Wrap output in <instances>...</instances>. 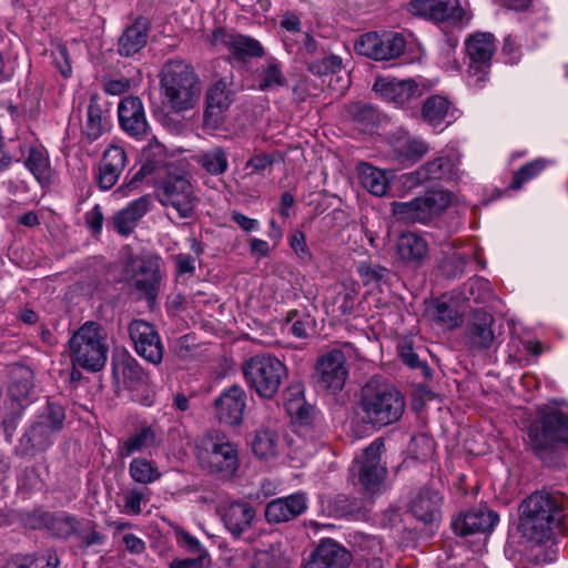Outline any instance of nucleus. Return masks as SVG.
I'll use <instances>...</instances> for the list:
<instances>
[{"label": "nucleus", "mask_w": 568, "mask_h": 568, "mask_svg": "<svg viewBox=\"0 0 568 568\" xmlns=\"http://www.w3.org/2000/svg\"><path fill=\"white\" fill-rule=\"evenodd\" d=\"M150 23L143 17L125 29L118 42V51L122 57H131L143 49L148 42Z\"/></svg>", "instance_id": "7c9ffc66"}, {"label": "nucleus", "mask_w": 568, "mask_h": 568, "mask_svg": "<svg viewBox=\"0 0 568 568\" xmlns=\"http://www.w3.org/2000/svg\"><path fill=\"white\" fill-rule=\"evenodd\" d=\"M123 277L141 297L150 302L156 298L162 281L158 261L132 256L123 268Z\"/></svg>", "instance_id": "9b49d317"}, {"label": "nucleus", "mask_w": 568, "mask_h": 568, "mask_svg": "<svg viewBox=\"0 0 568 568\" xmlns=\"http://www.w3.org/2000/svg\"><path fill=\"white\" fill-rule=\"evenodd\" d=\"M450 200L447 191L432 190L409 202H393L392 213L397 221L404 223H425L444 212Z\"/></svg>", "instance_id": "9d476101"}, {"label": "nucleus", "mask_w": 568, "mask_h": 568, "mask_svg": "<svg viewBox=\"0 0 568 568\" xmlns=\"http://www.w3.org/2000/svg\"><path fill=\"white\" fill-rule=\"evenodd\" d=\"M116 369H121L123 382L128 388H139L148 383V375L133 357H124Z\"/></svg>", "instance_id": "49530a36"}, {"label": "nucleus", "mask_w": 568, "mask_h": 568, "mask_svg": "<svg viewBox=\"0 0 568 568\" xmlns=\"http://www.w3.org/2000/svg\"><path fill=\"white\" fill-rule=\"evenodd\" d=\"M564 497L539 491L527 497L520 505L518 530L524 538L541 544L550 538L561 520Z\"/></svg>", "instance_id": "f03ea898"}, {"label": "nucleus", "mask_w": 568, "mask_h": 568, "mask_svg": "<svg viewBox=\"0 0 568 568\" xmlns=\"http://www.w3.org/2000/svg\"><path fill=\"white\" fill-rule=\"evenodd\" d=\"M64 408L59 404L49 403L47 410L26 430L19 440V449L23 456H34L45 452L53 445L55 435L63 428Z\"/></svg>", "instance_id": "0eeeda50"}, {"label": "nucleus", "mask_w": 568, "mask_h": 568, "mask_svg": "<svg viewBox=\"0 0 568 568\" xmlns=\"http://www.w3.org/2000/svg\"><path fill=\"white\" fill-rule=\"evenodd\" d=\"M361 184L371 194L383 196L389 187V178L387 173L368 163H361L357 168Z\"/></svg>", "instance_id": "4c0bfd02"}, {"label": "nucleus", "mask_w": 568, "mask_h": 568, "mask_svg": "<svg viewBox=\"0 0 568 568\" xmlns=\"http://www.w3.org/2000/svg\"><path fill=\"white\" fill-rule=\"evenodd\" d=\"M73 363L91 372L100 371L108 358V335L97 322H85L70 338Z\"/></svg>", "instance_id": "39448f33"}, {"label": "nucleus", "mask_w": 568, "mask_h": 568, "mask_svg": "<svg viewBox=\"0 0 568 568\" xmlns=\"http://www.w3.org/2000/svg\"><path fill=\"white\" fill-rule=\"evenodd\" d=\"M307 508L303 494H293L285 498L271 500L265 508V518L268 523H284L302 515Z\"/></svg>", "instance_id": "bb28decb"}, {"label": "nucleus", "mask_w": 568, "mask_h": 568, "mask_svg": "<svg viewBox=\"0 0 568 568\" xmlns=\"http://www.w3.org/2000/svg\"><path fill=\"white\" fill-rule=\"evenodd\" d=\"M144 495L139 489H131L124 496V513L130 515H139L142 511L141 504Z\"/></svg>", "instance_id": "680f3d73"}, {"label": "nucleus", "mask_w": 568, "mask_h": 568, "mask_svg": "<svg viewBox=\"0 0 568 568\" xmlns=\"http://www.w3.org/2000/svg\"><path fill=\"white\" fill-rule=\"evenodd\" d=\"M33 388L32 374L30 371H23L19 378H16L9 387L10 399L4 402L10 413L2 417V426L4 432L11 435L16 427L17 420L21 417L22 412L28 404L29 395Z\"/></svg>", "instance_id": "aec40b11"}, {"label": "nucleus", "mask_w": 568, "mask_h": 568, "mask_svg": "<svg viewBox=\"0 0 568 568\" xmlns=\"http://www.w3.org/2000/svg\"><path fill=\"white\" fill-rule=\"evenodd\" d=\"M466 264V256L460 252L452 250L445 253L440 268L446 276L456 277L464 273Z\"/></svg>", "instance_id": "603ef678"}, {"label": "nucleus", "mask_w": 568, "mask_h": 568, "mask_svg": "<svg viewBox=\"0 0 568 568\" xmlns=\"http://www.w3.org/2000/svg\"><path fill=\"white\" fill-rule=\"evenodd\" d=\"M129 335L135 352L152 364L163 358V345L154 326L143 320H134L129 325Z\"/></svg>", "instance_id": "6ab92c4d"}, {"label": "nucleus", "mask_w": 568, "mask_h": 568, "mask_svg": "<svg viewBox=\"0 0 568 568\" xmlns=\"http://www.w3.org/2000/svg\"><path fill=\"white\" fill-rule=\"evenodd\" d=\"M233 73L226 74L212 83L205 94L204 124L217 128L223 121V114L234 102Z\"/></svg>", "instance_id": "2eb2a0df"}, {"label": "nucleus", "mask_w": 568, "mask_h": 568, "mask_svg": "<svg viewBox=\"0 0 568 568\" xmlns=\"http://www.w3.org/2000/svg\"><path fill=\"white\" fill-rule=\"evenodd\" d=\"M499 520L497 513L479 507L459 514L452 520V528L459 536L490 532Z\"/></svg>", "instance_id": "5701e85b"}, {"label": "nucleus", "mask_w": 568, "mask_h": 568, "mask_svg": "<svg viewBox=\"0 0 568 568\" xmlns=\"http://www.w3.org/2000/svg\"><path fill=\"white\" fill-rule=\"evenodd\" d=\"M527 435L531 449L544 459L558 443L568 444V413L551 409L541 414L529 425Z\"/></svg>", "instance_id": "6e6552de"}, {"label": "nucleus", "mask_w": 568, "mask_h": 568, "mask_svg": "<svg viewBox=\"0 0 568 568\" xmlns=\"http://www.w3.org/2000/svg\"><path fill=\"white\" fill-rule=\"evenodd\" d=\"M195 161L212 175H221L229 169L227 153L222 146L202 151L195 156Z\"/></svg>", "instance_id": "37998d69"}, {"label": "nucleus", "mask_w": 568, "mask_h": 568, "mask_svg": "<svg viewBox=\"0 0 568 568\" xmlns=\"http://www.w3.org/2000/svg\"><path fill=\"white\" fill-rule=\"evenodd\" d=\"M102 160L124 171L128 164V155L122 145L111 143L103 152Z\"/></svg>", "instance_id": "052dcab7"}, {"label": "nucleus", "mask_w": 568, "mask_h": 568, "mask_svg": "<svg viewBox=\"0 0 568 568\" xmlns=\"http://www.w3.org/2000/svg\"><path fill=\"white\" fill-rule=\"evenodd\" d=\"M345 362L344 353L339 349L322 355L315 366L318 386L332 393L339 392L348 376Z\"/></svg>", "instance_id": "a211bd4d"}, {"label": "nucleus", "mask_w": 568, "mask_h": 568, "mask_svg": "<svg viewBox=\"0 0 568 568\" xmlns=\"http://www.w3.org/2000/svg\"><path fill=\"white\" fill-rule=\"evenodd\" d=\"M351 562V552L332 539H327L311 552L304 562V568H348Z\"/></svg>", "instance_id": "393cba45"}, {"label": "nucleus", "mask_w": 568, "mask_h": 568, "mask_svg": "<svg viewBox=\"0 0 568 568\" xmlns=\"http://www.w3.org/2000/svg\"><path fill=\"white\" fill-rule=\"evenodd\" d=\"M408 9L414 16L450 26H458L471 18L459 0H412Z\"/></svg>", "instance_id": "ddd939ff"}, {"label": "nucleus", "mask_w": 568, "mask_h": 568, "mask_svg": "<svg viewBox=\"0 0 568 568\" xmlns=\"http://www.w3.org/2000/svg\"><path fill=\"white\" fill-rule=\"evenodd\" d=\"M123 170L109 164L101 159L99 164V172L97 174V182L101 190L108 191L112 189L119 181Z\"/></svg>", "instance_id": "5fc2aeb1"}, {"label": "nucleus", "mask_w": 568, "mask_h": 568, "mask_svg": "<svg viewBox=\"0 0 568 568\" xmlns=\"http://www.w3.org/2000/svg\"><path fill=\"white\" fill-rule=\"evenodd\" d=\"M276 160L275 153H257L251 156L245 163L247 175L263 174L265 171L271 170Z\"/></svg>", "instance_id": "6e6d98bb"}, {"label": "nucleus", "mask_w": 568, "mask_h": 568, "mask_svg": "<svg viewBox=\"0 0 568 568\" xmlns=\"http://www.w3.org/2000/svg\"><path fill=\"white\" fill-rule=\"evenodd\" d=\"M442 497L433 489H420L412 499L409 510L415 518L434 524L440 519Z\"/></svg>", "instance_id": "cd10ccee"}, {"label": "nucleus", "mask_w": 568, "mask_h": 568, "mask_svg": "<svg viewBox=\"0 0 568 568\" xmlns=\"http://www.w3.org/2000/svg\"><path fill=\"white\" fill-rule=\"evenodd\" d=\"M494 317L485 312L478 311L474 314L468 327L469 342L475 348H488L494 341L491 325Z\"/></svg>", "instance_id": "c9c22d12"}, {"label": "nucleus", "mask_w": 568, "mask_h": 568, "mask_svg": "<svg viewBox=\"0 0 568 568\" xmlns=\"http://www.w3.org/2000/svg\"><path fill=\"white\" fill-rule=\"evenodd\" d=\"M354 545L362 550H367L368 552H377L381 550V542L377 538L356 532L354 536Z\"/></svg>", "instance_id": "0e129e2a"}, {"label": "nucleus", "mask_w": 568, "mask_h": 568, "mask_svg": "<svg viewBox=\"0 0 568 568\" xmlns=\"http://www.w3.org/2000/svg\"><path fill=\"white\" fill-rule=\"evenodd\" d=\"M343 69L342 58L336 54H329L313 61L308 64V71L316 75H327L339 72Z\"/></svg>", "instance_id": "864d4df0"}, {"label": "nucleus", "mask_w": 568, "mask_h": 568, "mask_svg": "<svg viewBox=\"0 0 568 568\" xmlns=\"http://www.w3.org/2000/svg\"><path fill=\"white\" fill-rule=\"evenodd\" d=\"M160 445L155 425H142L119 445V456L126 458L135 453H142Z\"/></svg>", "instance_id": "72a5a7b5"}, {"label": "nucleus", "mask_w": 568, "mask_h": 568, "mask_svg": "<svg viewBox=\"0 0 568 568\" xmlns=\"http://www.w3.org/2000/svg\"><path fill=\"white\" fill-rule=\"evenodd\" d=\"M449 101L442 95H432L422 106L423 119L432 125L440 124L449 110Z\"/></svg>", "instance_id": "a18cd8bd"}, {"label": "nucleus", "mask_w": 568, "mask_h": 568, "mask_svg": "<svg viewBox=\"0 0 568 568\" xmlns=\"http://www.w3.org/2000/svg\"><path fill=\"white\" fill-rule=\"evenodd\" d=\"M465 48L469 60L468 85L480 90L489 80L491 60L496 52L495 37L489 32H475L466 38Z\"/></svg>", "instance_id": "1a4fd4ad"}, {"label": "nucleus", "mask_w": 568, "mask_h": 568, "mask_svg": "<svg viewBox=\"0 0 568 568\" xmlns=\"http://www.w3.org/2000/svg\"><path fill=\"white\" fill-rule=\"evenodd\" d=\"M130 477L139 484H153L162 477L156 464L144 457H134L129 464Z\"/></svg>", "instance_id": "c03bdc74"}, {"label": "nucleus", "mask_w": 568, "mask_h": 568, "mask_svg": "<svg viewBox=\"0 0 568 568\" xmlns=\"http://www.w3.org/2000/svg\"><path fill=\"white\" fill-rule=\"evenodd\" d=\"M255 560L258 568H278L283 562V556L278 546L271 545L267 549L257 551Z\"/></svg>", "instance_id": "13d9d810"}, {"label": "nucleus", "mask_w": 568, "mask_h": 568, "mask_svg": "<svg viewBox=\"0 0 568 568\" xmlns=\"http://www.w3.org/2000/svg\"><path fill=\"white\" fill-rule=\"evenodd\" d=\"M454 171V163L448 156H438L426 162L415 172L404 175L405 184L409 186L418 185L428 180H442L449 178Z\"/></svg>", "instance_id": "c756f323"}, {"label": "nucleus", "mask_w": 568, "mask_h": 568, "mask_svg": "<svg viewBox=\"0 0 568 568\" xmlns=\"http://www.w3.org/2000/svg\"><path fill=\"white\" fill-rule=\"evenodd\" d=\"M428 311L433 320L446 328H454L460 323V316L458 312L444 301H434L429 305Z\"/></svg>", "instance_id": "09e8293b"}, {"label": "nucleus", "mask_w": 568, "mask_h": 568, "mask_svg": "<svg viewBox=\"0 0 568 568\" xmlns=\"http://www.w3.org/2000/svg\"><path fill=\"white\" fill-rule=\"evenodd\" d=\"M80 519L67 511H50L47 531L59 539H68L78 532Z\"/></svg>", "instance_id": "ea45409f"}, {"label": "nucleus", "mask_w": 568, "mask_h": 568, "mask_svg": "<svg viewBox=\"0 0 568 568\" xmlns=\"http://www.w3.org/2000/svg\"><path fill=\"white\" fill-rule=\"evenodd\" d=\"M160 89L163 103L174 112L193 109L202 92L199 74L184 60H170L162 67Z\"/></svg>", "instance_id": "7ed1b4c3"}, {"label": "nucleus", "mask_w": 568, "mask_h": 568, "mask_svg": "<svg viewBox=\"0 0 568 568\" xmlns=\"http://www.w3.org/2000/svg\"><path fill=\"white\" fill-rule=\"evenodd\" d=\"M158 197L163 206L174 209L179 217L194 216L197 197L185 175L169 174L158 189Z\"/></svg>", "instance_id": "f8f14e48"}, {"label": "nucleus", "mask_w": 568, "mask_h": 568, "mask_svg": "<svg viewBox=\"0 0 568 568\" xmlns=\"http://www.w3.org/2000/svg\"><path fill=\"white\" fill-rule=\"evenodd\" d=\"M396 251L405 263L420 266L428 256V244L420 235L405 232L397 240Z\"/></svg>", "instance_id": "2f4dec72"}, {"label": "nucleus", "mask_w": 568, "mask_h": 568, "mask_svg": "<svg viewBox=\"0 0 568 568\" xmlns=\"http://www.w3.org/2000/svg\"><path fill=\"white\" fill-rule=\"evenodd\" d=\"M214 406L220 422L232 426L239 425L246 407V393L241 386L232 385L215 399Z\"/></svg>", "instance_id": "b1692460"}, {"label": "nucleus", "mask_w": 568, "mask_h": 568, "mask_svg": "<svg viewBox=\"0 0 568 568\" xmlns=\"http://www.w3.org/2000/svg\"><path fill=\"white\" fill-rule=\"evenodd\" d=\"M231 220L245 232H254L260 230L258 220L251 219L240 211H233L231 213Z\"/></svg>", "instance_id": "338daca9"}, {"label": "nucleus", "mask_w": 568, "mask_h": 568, "mask_svg": "<svg viewBox=\"0 0 568 568\" xmlns=\"http://www.w3.org/2000/svg\"><path fill=\"white\" fill-rule=\"evenodd\" d=\"M242 373L250 389L264 399L275 397L288 374L285 364L271 354H256L247 358L242 364Z\"/></svg>", "instance_id": "423d86ee"}, {"label": "nucleus", "mask_w": 568, "mask_h": 568, "mask_svg": "<svg viewBox=\"0 0 568 568\" xmlns=\"http://www.w3.org/2000/svg\"><path fill=\"white\" fill-rule=\"evenodd\" d=\"M75 536L80 539L79 547L84 550L93 546H101L106 540V536L98 530L97 524L93 521H88L83 527L80 526Z\"/></svg>", "instance_id": "3c124183"}, {"label": "nucleus", "mask_w": 568, "mask_h": 568, "mask_svg": "<svg viewBox=\"0 0 568 568\" xmlns=\"http://www.w3.org/2000/svg\"><path fill=\"white\" fill-rule=\"evenodd\" d=\"M292 250L303 260L310 257V251L306 245L305 234L301 230H295L290 236Z\"/></svg>", "instance_id": "e2e57ef3"}, {"label": "nucleus", "mask_w": 568, "mask_h": 568, "mask_svg": "<svg viewBox=\"0 0 568 568\" xmlns=\"http://www.w3.org/2000/svg\"><path fill=\"white\" fill-rule=\"evenodd\" d=\"M210 42L219 50H229L236 60L264 55V48L258 40L223 28L213 30Z\"/></svg>", "instance_id": "f3484780"}, {"label": "nucleus", "mask_w": 568, "mask_h": 568, "mask_svg": "<svg viewBox=\"0 0 568 568\" xmlns=\"http://www.w3.org/2000/svg\"><path fill=\"white\" fill-rule=\"evenodd\" d=\"M110 126L109 114L100 103V98L92 95L87 109V120L82 128V135L88 142L92 143L109 131Z\"/></svg>", "instance_id": "c85d7f7f"}, {"label": "nucleus", "mask_w": 568, "mask_h": 568, "mask_svg": "<svg viewBox=\"0 0 568 568\" xmlns=\"http://www.w3.org/2000/svg\"><path fill=\"white\" fill-rule=\"evenodd\" d=\"M405 48L406 41L397 32H368L361 36L355 43L357 53L376 61L396 59L404 53Z\"/></svg>", "instance_id": "4468645a"}, {"label": "nucleus", "mask_w": 568, "mask_h": 568, "mask_svg": "<svg viewBox=\"0 0 568 568\" xmlns=\"http://www.w3.org/2000/svg\"><path fill=\"white\" fill-rule=\"evenodd\" d=\"M257 88L261 91L277 90L286 84V78L283 72L282 63L273 57H270L256 70Z\"/></svg>", "instance_id": "e433bc0d"}, {"label": "nucleus", "mask_w": 568, "mask_h": 568, "mask_svg": "<svg viewBox=\"0 0 568 568\" xmlns=\"http://www.w3.org/2000/svg\"><path fill=\"white\" fill-rule=\"evenodd\" d=\"M24 164L41 184L50 183L52 170L49 158L42 148L30 146Z\"/></svg>", "instance_id": "a19ab883"}, {"label": "nucleus", "mask_w": 568, "mask_h": 568, "mask_svg": "<svg viewBox=\"0 0 568 568\" xmlns=\"http://www.w3.org/2000/svg\"><path fill=\"white\" fill-rule=\"evenodd\" d=\"M546 166L547 161L541 158L535 159L524 164L517 171L514 172L513 181L509 185V189L514 191L520 190L525 183L537 178L546 169Z\"/></svg>", "instance_id": "de8ad7c7"}, {"label": "nucleus", "mask_w": 568, "mask_h": 568, "mask_svg": "<svg viewBox=\"0 0 568 568\" xmlns=\"http://www.w3.org/2000/svg\"><path fill=\"white\" fill-rule=\"evenodd\" d=\"M288 394L298 395L297 398H287L286 409L291 415H295L302 423H307L310 418V408L304 407L302 397V387L300 385L293 386L288 389Z\"/></svg>", "instance_id": "4d7b16f0"}, {"label": "nucleus", "mask_w": 568, "mask_h": 568, "mask_svg": "<svg viewBox=\"0 0 568 568\" xmlns=\"http://www.w3.org/2000/svg\"><path fill=\"white\" fill-rule=\"evenodd\" d=\"M178 542L181 547L185 548L186 550L194 554L204 555L206 557V554L202 549L199 539L189 534L187 531H181L178 534Z\"/></svg>", "instance_id": "69168bd1"}, {"label": "nucleus", "mask_w": 568, "mask_h": 568, "mask_svg": "<svg viewBox=\"0 0 568 568\" xmlns=\"http://www.w3.org/2000/svg\"><path fill=\"white\" fill-rule=\"evenodd\" d=\"M428 152L425 142L410 136H403L396 140L394 153L400 163H415Z\"/></svg>", "instance_id": "79ce46f5"}, {"label": "nucleus", "mask_w": 568, "mask_h": 568, "mask_svg": "<svg viewBox=\"0 0 568 568\" xmlns=\"http://www.w3.org/2000/svg\"><path fill=\"white\" fill-rule=\"evenodd\" d=\"M384 444L375 439L362 454L361 459H355L352 470L357 469L358 481L369 491L379 489L386 468L381 463V453Z\"/></svg>", "instance_id": "dca6fc26"}, {"label": "nucleus", "mask_w": 568, "mask_h": 568, "mask_svg": "<svg viewBox=\"0 0 568 568\" xmlns=\"http://www.w3.org/2000/svg\"><path fill=\"white\" fill-rule=\"evenodd\" d=\"M195 455L203 469L231 478L240 467L237 446L222 432L210 430L196 444Z\"/></svg>", "instance_id": "20e7f679"}, {"label": "nucleus", "mask_w": 568, "mask_h": 568, "mask_svg": "<svg viewBox=\"0 0 568 568\" xmlns=\"http://www.w3.org/2000/svg\"><path fill=\"white\" fill-rule=\"evenodd\" d=\"M150 196H141L126 207L118 212L113 217L114 230L124 236H128L135 229L138 222L146 214L150 207Z\"/></svg>", "instance_id": "473e14b6"}, {"label": "nucleus", "mask_w": 568, "mask_h": 568, "mask_svg": "<svg viewBox=\"0 0 568 568\" xmlns=\"http://www.w3.org/2000/svg\"><path fill=\"white\" fill-rule=\"evenodd\" d=\"M344 116L362 131L372 130L379 122L377 110L373 105L363 102L347 104L344 110Z\"/></svg>", "instance_id": "58836bf2"}, {"label": "nucleus", "mask_w": 568, "mask_h": 568, "mask_svg": "<svg viewBox=\"0 0 568 568\" xmlns=\"http://www.w3.org/2000/svg\"><path fill=\"white\" fill-rule=\"evenodd\" d=\"M405 406V397L395 385L374 376L359 389L355 414L365 425L381 429L398 422Z\"/></svg>", "instance_id": "f257e3e1"}, {"label": "nucleus", "mask_w": 568, "mask_h": 568, "mask_svg": "<svg viewBox=\"0 0 568 568\" xmlns=\"http://www.w3.org/2000/svg\"><path fill=\"white\" fill-rule=\"evenodd\" d=\"M118 119L120 128L130 136L142 139L146 135L149 123L143 103L139 97L129 95L120 101Z\"/></svg>", "instance_id": "4be33fe9"}, {"label": "nucleus", "mask_w": 568, "mask_h": 568, "mask_svg": "<svg viewBox=\"0 0 568 568\" xmlns=\"http://www.w3.org/2000/svg\"><path fill=\"white\" fill-rule=\"evenodd\" d=\"M221 516L225 528L231 535L240 538L252 528L256 511L250 503L236 500L224 505Z\"/></svg>", "instance_id": "a878e982"}, {"label": "nucleus", "mask_w": 568, "mask_h": 568, "mask_svg": "<svg viewBox=\"0 0 568 568\" xmlns=\"http://www.w3.org/2000/svg\"><path fill=\"white\" fill-rule=\"evenodd\" d=\"M163 154L164 146L161 143L156 141H154V143L150 142L149 145L143 149V163L140 170L134 174V176L126 185L118 187L115 193L124 196L126 195V190L135 189L139 182L151 175L161 165Z\"/></svg>", "instance_id": "f704fd0d"}, {"label": "nucleus", "mask_w": 568, "mask_h": 568, "mask_svg": "<svg viewBox=\"0 0 568 568\" xmlns=\"http://www.w3.org/2000/svg\"><path fill=\"white\" fill-rule=\"evenodd\" d=\"M277 436L268 429L257 430L252 442V450L258 458L274 456L276 452Z\"/></svg>", "instance_id": "8fccbe9b"}, {"label": "nucleus", "mask_w": 568, "mask_h": 568, "mask_svg": "<svg viewBox=\"0 0 568 568\" xmlns=\"http://www.w3.org/2000/svg\"><path fill=\"white\" fill-rule=\"evenodd\" d=\"M32 568H47L43 564L49 565L51 568H57L60 562L58 555L53 550H48L42 555H32Z\"/></svg>", "instance_id": "774afa93"}, {"label": "nucleus", "mask_w": 568, "mask_h": 568, "mask_svg": "<svg viewBox=\"0 0 568 568\" xmlns=\"http://www.w3.org/2000/svg\"><path fill=\"white\" fill-rule=\"evenodd\" d=\"M50 511L34 509L32 511L22 513L20 515L21 524L28 529H45L48 527Z\"/></svg>", "instance_id": "bf43d9fd"}, {"label": "nucleus", "mask_w": 568, "mask_h": 568, "mask_svg": "<svg viewBox=\"0 0 568 568\" xmlns=\"http://www.w3.org/2000/svg\"><path fill=\"white\" fill-rule=\"evenodd\" d=\"M373 90L385 101L397 106H404L420 95L419 85L413 79L379 77L376 79Z\"/></svg>", "instance_id": "412c9836"}]
</instances>
